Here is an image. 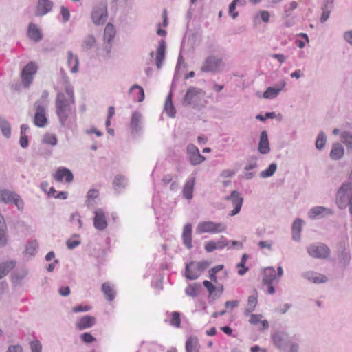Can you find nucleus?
Wrapping results in <instances>:
<instances>
[{"label":"nucleus","mask_w":352,"mask_h":352,"mask_svg":"<svg viewBox=\"0 0 352 352\" xmlns=\"http://www.w3.org/2000/svg\"><path fill=\"white\" fill-rule=\"evenodd\" d=\"M56 113L61 126L72 128L76 123V115L73 87L67 82L65 92H58L55 100Z\"/></svg>","instance_id":"f257e3e1"},{"label":"nucleus","mask_w":352,"mask_h":352,"mask_svg":"<svg viewBox=\"0 0 352 352\" xmlns=\"http://www.w3.org/2000/svg\"><path fill=\"white\" fill-rule=\"evenodd\" d=\"M205 97V91L201 88L191 86L187 89L182 103L184 107H190L195 109L200 110L205 107L206 104Z\"/></svg>","instance_id":"f03ea898"},{"label":"nucleus","mask_w":352,"mask_h":352,"mask_svg":"<svg viewBox=\"0 0 352 352\" xmlns=\"http://www.w3.org/2000/svg\"><path fill=\"white\" fill-rule=\"evenodd\" d=\"M336 203L340 209L349 208V211L352 215V182H344L338 188Z\"/></svg>","instance_id":"7ed1b4c3"},{"label":"nucleus","mask_w":352,"mask_h":352,"mask_svg":"<svg viewBox=\"0 0 352 352\" xmlns=\"http://www.w3.org/2000/svg\"><path fill=\"white\" fill-rule=\"evenodd\" d=\"M226 64L222 55H208L201 67L203 72L218 73L223 69Z\"/></svg>","instance_id":"20e7f679"},{"label":"nucleus","mask_w":352,"mask_h":352,"mask_svg":"<svg viewBox=\"0 0 352 352\" xmlns=\"http://www.w3.org/2000/svg\"><path fill=\"white\" fill-rule=\"evenodd\" d=\"M226 228L227 227L223 223L204 221L197 224L195 230L198 234L204 233L218 234L225 232Z\"/></svg>","instance_id":"39448f33"},{"label":"nucleus","mask_w":352,"mask_h":352,"mask_svg":"<svg viewBox=\"0 0 352 352\" xmlns=\"http://www.w3.org/2000/svg\"><path fill=\"white\" fill-rule=\"evenodd\" d=\"M210 263L207 261H202L198 263L190 262L186 265L185 276L189 280L197 279L206 268L210 265Z\"/></svg>","instance_id":"423d86ee"},{"label":"nucleus","mask_w":352,"mask_h":352,"mask_svg":"<svg viewBox=\"0 0 352 352\" xmlns=\"http://www.w3.org/2000/svg\"><path fill=\"white\" fill-rule=\"evenodd\" d=\"M108 18L107 2L102 1L93 8L91 19L96 25H101L105 23Z\"/></svg>","instance_id":"0eeeda50"},{"label":"nucleus","mask_w":352,"mask_h":352,"mask_svg":"<svg viewBox=\"0 0 352 352\" xmlns=\"http://www.w3.org/2000/svg\"><path fill=\"white\" fill-rule=\"evenodd\" d=\"M37 65L33 63H28L21 71V82L24 87L28 88L32 84L34 76L37 72Z\"/></svg>","instance_id":"6e6552de"},{"label":"nucleus","mask_w":352,"mask_h":352,"mask_svg":"<svg viewBox=\"0 0 352 352\" xmlns=\"http://www.w3.org/2000/svg\"><path fill=\"white\" fill-rule=\"evenodd\" d=\"M309 255L315 258H326L330 253V250L324 243H314L307 248Z\"/></svg>","instance_id":"1a4fd4ad"},{"label":"nucleus","mask_w":352,"mask_h":352,"mask_svg":"<svg viewBox=\"0 0 352 352\" xmlns=\"http://www.w3.org/2000/svg\"><path fill=\"white\" fill-rule=\"evenodd\" d=\"M274 344L281 351H285L291 342L288 333L283 331H278L272 335Z\"/></svg>","instance_id":"9d476101"},{"label":"nucleus","mask_w":352,"mask_h":352,"mask_svg":"<svg viewBox=\"0 0 352 352\" xmlns=\"http://www.w3.org/2000/svg\"><path fill=\"white\" fill-rule=\"evenodd\" d=\"M283 275V269L281 266L277 268V273L274 267H266L263 270L262 282L263 284L273 283L274 280H279Z\"/></svg>","instance_id":"9b49d317"},{"label":"nucleus","mask_w":352,"mask_h":352,"mask_svg":"<svg viewBox=\"0 0 352 352\" xmlns=\"http://www.w3.org/2000/svg\"><path fill=\"white\" fill-rule=\"evenodd\" d=\"M225 199L230 201L234 207V209L230 212L229 215L235 216L240 212L243 202V198L241 197L240 193L237 190L232 191L230 195L225 197Z\"/></svg>","instance_id":"f8f14e48"},{"label":"nucleus","mask_w":352,"mask_h":352,"mask_svg":"<svg viewBox=\"0 0 352 352\" xmlns=\"http://www.w3.org/2000/svg\"><path fill=\"white\" fill-rule=\"evenodd\" d=\"M36 113L34 118L35 125L38 127H43L47 123L46 111L45 105L41 104L40 101H36L34 104Z\"/></svg>","instance_id":"ddd939ff"},{"label":"nucleus","mask_w":352,"mask_h":352,"mask_svg":"<svg viewBox=\"0 0 352 352\" xmlns=\"http://www.w3.org/2000/svg\"><path fill=\"white\" fill-rule=\"evenodd\" d=\"M116 29L113 24L107 23L104 31V49L109 55L111 49V41L116 35Z\"/></svg>","instance_id":"4468645a"},{"label":"nucleus","mask_w":352,"mask_h":352,"mask_svg":"<svg viewBox=\"0 0 352 352\" xmlns=\"http://www.w3.org/2000/svg\"><path fill=\"white\" fill-rule=\"evenodd\" d=\"M186 151L192 165H198L206 160L205 157L200 154L199 151L196 146L189 144L187 146Z\"/></svg>","instance_id":"2eb2a0df"},{"label":"nucleus","mask_w":352,"mask_h":352,"mask_svg":"<svg viewBox=\"0 0 352 352\" xmlns=\"http://www.w3.org/2000/svg\"><path fill=\"white\" fill-rule=\"evenodd\" d=\"M94 214V226L95 228L100 231L104 230L108 226L104 212L102 209L98 208L95 210Z\"/></svg>","instance_id":"dca6fc26"},{"label":"nucleus","mask_w":352,"mask_h":352,"mask_svg":"<svg viewBox=\"0 0 352 352\" xmlns=\"http://www.w3.org/2000/svg\"><path fill=\"white\" fill-rule=\"evenodd\" d=\"M286 85L285 80L278 82L274 87H269L263 93V98L272 99L277 97Z\"/></svg>","instance_id":"f3484780"},{"label":"nucleus","mask_w":352,"mask_h":352,"mask_svg":"<svg viewBox=\"0 0 352 352\" xmlns=\"http://www.w3.org/2000/svg\"><path fill=\"white\" fill-rule=\"evenodd\" d=\"M302 276L305 279L316 284L326 283L328 280L325 275L321 274L314 271L304 272L302 274Z\"/></svg>","instance_id":"a211bd4d"},{"label":"nucleus","mask_w":352,"mask_h":352,"mask_svg":"<svg viewBox=\"0 0 352 352\" xmlns=\"http://www.w3.org/2000/svg\"><path fill=\"white\" fill-rule=\"evenodd\" d=\"M53 6L54 3L50 0H38L35 15L36 16H41L47 14L52 10Z\"/></svg>","instance_id":"6ab92c4d"},{"label":"nucleus","mask_w":352,"mask_h":352,"mask_svg":"<svg viewBox=\"0 0 352 352\" xmlns=\"http://www.w3.org/2000/svg\"><path fill=\"white\" fill-rule=\"evenodd\" d=\"M333 211L331 209L324 207V206H316L312 208L309 212V217L311 219H315L317 217H326L331 215Z\"/></svg>","instance_id":"aec40b11"},{"label":"nucleus","mask_w":352,"mask_h":352,"mask_svg":"<svg viewBox=\"0 0 352 352\" xmlns=\"http://www.w3.org/2000/svg\"><path fill=\"white\" fill-rule=\"evenodd\" d=\"M166 51V42L164 40H161L157 46L155 56V64L158 69H160L163 65V61L165 58Z\"/></svg>","instance_id":"412c9836"},{"label":"nucleus","mask_w":352,"mask_h":352,"mask_svg":"<svg viewBox=\"0 0 352 352\" xmlns=\"http://www.w3.org/2000/svg\"><path fill=\"white\" fill-rule=\"evenodd\" d=\"M192 225L191 223H186L184 225L182 232V241L185 246L190 250L192 248Z\"/></svg>","instance_id":"4be33fe9"},{"label":"nucleus","mask_w":352,"mask_h":352,"mask_svg":"<svg viewBox=\"0 0 352 352\" xmlns=\"http://www.w3.org/2000/svg\"><path fill=\"white\" fill-rule=\"evenodd\" d=\"M258 150L261 154H267L270 151V144L266 131H263L261 133Z\"/></svg>","instance_id":"5701e85b"},{"label":"nucleus","mask_w":352,"mask_h":352,"mask_svg":"<svg viewBox=\"0 0 352 352\" xmlns=\"http://www.w3.org/2000/svg\"><path fill=\"white\" fill-rule=\"evenodd\" d=\"M28 35L34 42H39L43 38V34L39 28L34 23H30L28 26Z\"/></svg>","instance_id":"b1692460"},{"label":"nucleus","mask_w":352,"mask_h":352,"mask_svg":"<svg viewBox=\"0 0 352 352\" xmlns=\"http://www.w3.org/2000/svg\"><path fill=\"white\" fill-rule=\"evenodd\" d=\"M65 179L66 182H71L74 179L72 173L66 168H60L54 175V179L58 182H62L63 179Z\"/></svg>","instance_id":"393cba45"},{"label":"nucleus","mask_w":352,"mask_h":352,"mask_svg":"<svg viewBox=\"0 0 352 352\" xmlns=\"http://www.w3.org/2000/svg\"><path fill=\"white\" fill-rule=\"evenodd\" d=\"M95 322L96 318L94 316H85L76 323V326L77 329L82 330L93 327Z\"/></svg>","instance_id":"a878e982"},{"label":"nucleus","mask_w":352,"mask_h":352,"mask_svg":"<svg viewBox=\"0 0 352 352\" xmlns=\"http://www.w3.org/2000/svg\"><path fill=\"white\" fill-rule=\"evenodd\" d=\"M130 126L132 133H138L142 129V115L139 112L133 113Z\"/></svg>","instance_id":"bb28decb"},{"label":"nucleus","mask_w":352,"mask_h":352,"mask_svg":"<svg viewBox=\"0 0 352 352\" xmlns=\"http://www.w3.org/2000/svg\"><path fill=\"white\" fill-rule=\"evenodd\" d=\"M344 153L343 146L340 143L336 142L332 145L329 156L333 160H339L343 157Z\"/></svg>","instance_id":"cd10ccee"},{"label":"nucleus","mask_w":352,"mask_h":352,"mask_svg":"<svg viewBox=\"0 0 352 352\" xmlns=\"http://www.w3.org/2000/svg\"><path fill=\"white\" fill-rule=\"evenodd\" d=\"M200 344L199 340L195 336L189 337L186 342V352H199Z\"/></svg>","instance_id":"c85d7f7f"},{"label":"nucleus","mask_w":352,"mask_h":352,"mask_svg":"<svg viewBox=\"0 0 352 352\" xmlns=\"http://www.w3.org/2000/svg\"><path fill=\"white\" fill-rule=\"evenodd\" d=\"M340 141L345 145L347 152H352V132L342 131L340 133Z\"/></svg>","instance_id":"c756f323"},{"label":"nucleus","mask_w":352,"mask_h":352,"mask_svg":"<svg viewBox=\"0 0 352 352\" xmlns=\"http://www.w3.org/2000/svg\"><path fill=\"white\" fill-rule=\"evenodd\" d=\"M172 97L173 94L171 91H170L165 101L164 111L169 117L174 118L176 113V111L173 104Z\"/></svg>","instance_id":"7c9ffc66"},{"label":"nucleus","mask_w":352,"mask_h":352,"mask_svg":"<svg viewBox=\"0 0 352 352\" xmlns=\"http://www.w3.org/2000/svg\"><path fill=\"white\" fill-rule=\"evenodd\" d=\"M302 220L297 219L292 225V239L296 241L300 240V232L302 231Z\"/></svg>","instance_id":"2f4dec72"},{"label":"nucleus","mask_w":352,"mask_h":352,"mask_svg":"<svg viewBox=\"0 0 352 352\" xmlns=\"http://www.w3.org/2000/svg\"><path fill=\"white\" fill-rule=\"evenodd\" d=\"M28 274L26 268L17 269L11 274V280L13 283L17 284L21 282Z\"/></svg>","instance_id":"473e14b6"},{"label":"nucleus","mask_w":352,"mask_h":352,"mask_svg":"<svg viewBox=\"0 0 352 352\" xmlns=\"http://www.w3.org/2000/svg\"><path fill=\"white\" fill-rule=\"evenodd\" d=\"M16 265L14 261H9L0 264V279L6 276Z\"/></svg>","instance_id":"72a5a7b5"},{"label":"nucleus","mask_w":352,"mask_h":352,"mask_svg":"<svg viewBox=\"0 0 352 352\" xmlns=\"http://www.w3.org/2000/svg\"><path fill=\"white\" fill-rule=\"evenodd\" d=\"M102 291L105 295V298L109 301H112L115 298L116 292L113 287L109 283H104L102 285Z\"/></svg>","instance_id":"f704fd0d"},{"label":"nucleus","mask_w":352,"mask_h":352,"mask_svg":"<svg viewBox=\"0 0 352 352\" xmlns=\"http://www.w3.org/2000/svg\"><path fill=\"white\" fill-rule=\"evenodd\" d=\"M67 63L72 66L71 72L77 73L78 71V59L71 51L67 52Z\"/></svg>","instance_id":"c9c22d12"},{"label":"nucleus","mask_w":352,"mask_h":352,"mask_svg":"<svg viewBox=\"0 0 352 352\" xmlns=\"http://www.w3.org/2000/svg\"><path fill=\"white\" fill-rule=\"evenodd\" d=\"M127 178L123 175H118L115 177L113 185L116 190L124 188L127 186Z\"/></svg>","instance_id":"e433bc0d"},{"label":"nucleus","mask_w":352,"mask_h":352,"mask_svg":"<svg viewBox=\"0 0 352 352\" xmlns=\"http://www.w3.org/2000/svg\"><path fill=\"white\" fill-rule=\"evenodd\" d=\"M0 129L3 135L9 138L11 135V126L10 122L4 117L0 116Z\"/></svg>","instance_id":"4c0bfd02"},{"label":"nucleus","mask_w":352,"mask_h":352,"mask_svg":"<svg viewBox=\"0 0 352 352\" xmlns=\"http://www.w3.org/2000/svg\"><path fill=\"white\" fill-rule=\"evenodd\" d=\"M195 185V179L188 180L183 189V195L187 199H191L192 198L193 187Z\"/></svg>","instance_id":"58836bf2"},{"label":"nucleus","mask_w":352,"mask_h":352,"mask_svg":"<svg viewBox=\"0 0 352 352\" xmlns=\"http://www.w3.org/2000/svg\"><path fill=\"white\" fill-rule=\"evenodd\" d=\"M96 43V41L95 37L91 34H89L82 40L81 47L83 50L87 51L93 48L95 46Z\"/></svg>","instance_id":"ea45409f"},{"label":"nucleus","mask_w":352,"mask_h":352,"mask_svg":"<svg viewBox=\"0 0 352 352\" xmlns=\"http://www.w3.org/2000/svg\"><path fill=\"white\" fill-rule=\"evenodd\" d=\"M15 193L8 190H0V202L10 204L12 202Z\"/></svg>","instance_id":"a19ab883"},{"label":"nucleus","mask_w":352,"mask_h":352,"mask_svg":"<svg viewBox=\"0 0 352 352\" xmlns=\"http://www.w3.org/2000/svg\"><path fill=\"white\" fill-rule=\"evenodd\" d=\"M257 298L258 294L256 290H254V294L250 296L248 300V308L246 309L247 311L252 312L254 311V308L257 305Z\"/></svg>","instance_id":"79ce46f5"},{"label":"nucleus","mask_w":352,"mask_h":352,"mask_svg":"<svg viewBox=\"0 0 352 352\" xmlns=\"http://www.w3.org/2000/svg\"><path fill=\"white\" fill-rule=\"evenodd\" d=\"M206 51L208 54V55H216V54H219L221 52V48L214 42H208L207 43L206 46Z\"/></svg>","instance_id":"37998d69"},{"label":"nucleus","mask_w":352,"mask_h":352,"mask_svg":"<svg viewBox=\"0 0 352 352\" xmlns=\"http://www.w3.org/2000/svg\"><path fill=\"white\" fill-rule=\"evenodd\" d=\"M277 169V164L276 163H272L269 167L260 173V177L262 178H267L272 176Z\"/></svg>","instance_id":"c03bdc74"},{"label":"nucleus","mask_w":352,"mask_h":352,"mask_svg":"<svg viewBox=\"0 0 352 352\" xmlns=\"http://www.w3.org/2000/svg\"><path fill=\"white\" fill-rule=\"evenodd\" d=\"M327 142V138L325 136V134L323 131H320L317 137L316 142V147L318 150H322L324 148L325 144Z\"/></svg>","instance_id":"a18cd8bd"},{"label":"nucleus","mask_w":352,"mask_h":352,"mask_svg":"<svg viewBox=\"0 0 352 352\" xmlns=\"http://www.w3.org/2000/svg\"><path fill=\"white\" fill-rule=\"evenodd\" d=\"M248 258V255L246 254H243L241 258V261L237 264V267L240 268L238 270V274L241 276L244 275L247 271L248 270V268L245 266V263L246 261Z\"/></svg>","instance_id":"49530a36"},{"label":"nucleus","mask_w":352,"mask_h":352,"mask_svg":"<svg viewBox=\"0 0 352 352\" xmlns=\"http://www.w3.org/2000/svg\"><path fill=\"white\" fill-rule=\"evenodd\" d=\"M99 195V192L96 189H91L88 191L87 195L86 204L88 206H92L94 204L93 199L98 197Z\"/></svg>","instance_id":"de8ad7c7"},{"label":"nucleus","mask_w":352,"mask_h":352,"mask_svg":"<svg viewBox=\"0 0 352 352\" xmlns=\"http://www.w3.org/2000/svg\"><path fill=\"white\" fill-rule=\"evenodd\" d=\"M199 287L200 286L197 283L188 285L186 289V294L188 296L195 297L198 295V289Z\"/></svg>","instance_id":"09e8293b"},{"label":"nucleus","mask_w":352,"mask_h":352,"mask_svg":"<svg viewBox=\"0 0 352 352\" xmlns=\"http://www.w3.org/2000/svg\"><path fill=\"white\" fill-rule=\"evenodd\" d=\"M42 142L45 144L55 146L57 144V138L54 134H45Z\"/></svg>","instance_id":"8fccbe9b"},{"label":"nucleus","mask_w":352,"mask_h":352,"mask_svg":"<svg viewBox=\"0 0 352 352\" xmlns=\"http://www.w3.org/2000/svg\"><path fill=\"white\" fill-rule=\"evenodd\" d=\"M38 242L36 241H32L26 246V248H25L26 254L32 255V256L34 255L36 249L38 248Z\"/></svg>","instance_id":"3c124183"},{"label":"nucleus","mask_w":352,"mask_h":352,"mask_svg":"<svg viewBox=\"0 0 352 352\" xmlns=\"http://www.w3.org/2000/svg\"><path fill=\"white\" fill-rule=\"evenodd\" d=\"M135 89H138V91L137 94V97H138L137 100L139 102H142L144 99V92L142 87H141L140 86H139L138 85H134L131 87L129 92L131 93Z\"/></svg>","instance_id":"603ef678"},{"label":"nucleus","mask_w":352,"mask_h":352,"mask_svg":"<svg viewBox=\"0 0 352 352\" xmlns=\"http://www.w3.org/2000/svg\"><path fill=\"white\" fill-rule=\"evenodd\" d=\"M339 259L342 263L344 265H346L349 263V261L351 259L350 254L348 251L345 250V248H343L340 254H339Z\"/></svg>","instance_id":"864d4df0"},{"label":"nucleus","mask_w":352,"mask_h":352,"mask_svg":"<svg viewBox=\"0 0 352 352\" xmlns=\"http://www.w3.org/2000/svg\"><path fill=\"white\" fill-rule=\"evenodd\" d=\"M170 323L172 326L179 327L181 321H180V315L178 312L174 311L172 313V318L170 319Z\"/></svg>","instance_id":"5fc2aeb1"},{"label":"nucleus","mask_w":352,"mask_h":352,"mask_svg":"<svg viewBox=\"0 0 352 352\" xmlns=\"http://www.w3.org/2000/svg\"><path fill=\"white\" fill-rule=\"evenodd\" d=\"M60 14L63 16V23L67 22L70 19V12L69 9L65 6H61Z\"/></svg>","instance_id":"6e6d98bb"},{"label":"nucleus","mask_w":352,"mask_h":352,"mask_svg":"<svg viewBox=\"0 0 352 352\" xmlns=\"http://www.w3.org/2000/svg\"><path fill=\"white\" fill-rule=\"evenodd\" d=\"M80 338L85 343H91L96 341V338L89 333H83L80 335Z\"/></svg>","instance_id":"4d7b16f0"},{"label":"nucleus","mask_w":352,"mask_h":352,"mask_svg":"<svg viewBox=\"0 0 352 352\" xmlns=\"http://www.w3.org/2000/svg\"><path fill=\"white\" fill-rule=\"evenodd\" d=\"M229 244V241L223 236H221L219 240L216 242V247L217 249H223L225 247L228 246Z\"/></svg>","instance_id":"13d9d810"},{"label":"nucleus","mask_w":352,"mask_h":352,"mask_svg":"<svg viewBox=\"0 0 352 352\" xmlns=\"http://www.w3.org/2000/svg\"><path fill=\"white\" fill-rule=\"evenodd\" d=\"M30 345L32 352H41L42 345L38 340L32 342Z\"/></svg>","instance_id":"bf43d9fd"},{"label":"nucleus","mask_w":352,"mask_h":352,"mask_svg":"<svg viewBox=\"0 0 352 352\" xmlns=\"http://www.w3.org/2000/svg\"><path fill=\"white\" fill-rule=\"evenodd\" d=\"M204 248L206 252H211L215 250H217L216 242L213 241H208L205 243Z\"/></svg>","instance_id":"052dcab7"},{"label":"nucleus","mask_w":352,"mask_h":352,"mask_svg":"<svg viewBox=\"0 0 352 352\" xmlns=\"http://www.w3.org/2000/svg\"><path fill=\"white\" fill-rule=\"evenodd\" d=\"M12 203H14L17 206L19 210H21L23 208V202L20 196L17 194L14 195V197Z\"/></svg>","instance_id":"680f3d73"},{"label":"nucleus","mask_w":352,"mask_h":352,"mask_svg":"<svg viewBox=\"0 0 352 352\" xmlns=\"http://www.w3.org/2000/svg\"><path fill=\"white\" fill-rule=\"evenodd\" d=\"M204 286L208 289L210 295L214 293L215 291L216 287L209 280H204L203 282Z\"/></svg>","instance_id":"e2e57ef3"},{"label":"nucleus","mask_w":352,"mask_h":352,"mask_svg":"<svg viewBox=\"0 0 352 352\" xmlns=\"http://www.w3.org/2000/svg\"><path fill=\"white\" fill-rule=\"evenodd\" d=\"M292 305L290 303H285L282 306L278 307L276 309V311L280 314H284L292 307Z\"/></svg>","instance_id":"0e129e2a"},{"label":"nucleus","mask_w":352,"mask_h":352,"mask_svg":"<svg viewBox=\"0 0 352 352\" xmlns=\"http://www.w3.org/2000/svg\"><path fill=\"white\" fill-rule=\"evenodd\" d=\"M332 8H333V0L324 1L322 7V11L329 10V11L331 12Z\"/></svg>","instance_id":"69168bd1"},{"label":"nucleus","mask_w":352,"mask_h":352,"mask_svg":"<svg viewBox=\"0 0 352 352\" xmlns=\"http://www.w3.org/2000/svg\"><path fill=\"white\" fill-rule=\"evenodd\" d=\"M272 241H261L258 242V246L261 249L266 248L269 250H272Z\"/></svg>","instance_id":"338daca9"},{"label":"nucleus","mask_w":352,"mask_h":352,"mask_svg":"<svg viewBox=\"0 0 352 352\" xmlns=\"http://www.w3.org/2000/svg\"><path fill=\"white\" fill-rule=\"evenodd\" d=\"M343 37L345 41L352 46V30L345 32Z\"/></svg>","instance_id":"774afa93"}]
</instances>
